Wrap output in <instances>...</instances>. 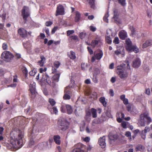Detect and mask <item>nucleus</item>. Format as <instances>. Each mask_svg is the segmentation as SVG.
<instances>
[{"instance_id": "20", "label": "nucleus", "mask_w": 152, "mask_h": 152, "mask_svg": "<svg viewBox=\"0 0 152 152\" xmlns=\"http://www.w3.org/2000/svg\"><path fill=\"white\" fill-rule=\"evenodd\" d=\"M67 55L71 59L73 60L75 59L76 58L75 53L72 50L70 51L69 53H68Z\"/></svg>"}, {"instance_id": "13", "label": "nucleus", "mask_w": 152, "mask_h": 152, "mask_svg": "<svg viewBox=\"0 0 152 152\" xmlns=\"http://www.w3.org/2000/svg\"><path fill=\"white\" fill-rule=\"evenodd\" d=\"M29 90L32 96H35L36 95L37 92L36 91L35 83H33L32 84H30L29 85Z\"/></svg>"}, {"instance_id": "61", "label": "nucleus", "mask_w": 152, "mask_h": 152, "mask_svg": "<svg viewBox=\"0 0 152 152\" xmlns=\"http://www.w3.org/2000/svg\"><path fill=\"white\" fill-rule=\"evenodd\" d=\"M114 64L113 63H111L109 66V68L110 69H113L114 68Z\"/></svg>"}, {"instance_id": "41", "label": "nucleus", "mask_w": 152, "mask_h": 152, "mask_svg": "<svg viewBox=\"0 0 152 152\" xmlns=\"http://www.w3.org/2000/svg\"><path fill=\"white\" fill-rule=\"evenodd\" d=\"M57 68L54 67V66H52L51 69L52 71V74H56V73L57 72Z\"/></svg>"}, {"instance_id": "38", "label": "nucleus", "mask_w": 152, "mask_h": 152, "mask_svg": "<svg viewBox=\"0 0 152 152\" xmlns=\"http://www.w3.org/2000/svg\"><path fill=\"white\" fill-rule=\"evenodd\" d=\"M69 38L71 40H76L78 39V38L77 36H71L69 37Z\"/></svg>"}, {"instance_id": "26", "label": "nucleus", "mask_w": 152, "mask_h": 152, "mask_svg": "<svg viewBox=\"0 0 152 152\" xmlns=\"http://www.w3.org/2000/svg\"><path fill=\"white\" fill-rule=\"evenodd\" d=\"M99 101L105 107L107 106V102L105 101V98L104 96L101 97L99 99Z\"/></svg>"}, {"instance_id": "16", "label": "nucleus", "mask_w": 152, "mask_h": 152, "mask_svg": "<svg viewBox=\"0 0 152 152\" xmlns=\"http://www.w3.org/2000/svg\"><path fill=\"white\" fill-rule=\"evenodd\" d=\"M118 35L121 39L124 40L127 37V33L124 30H122L119 32Z\"/></svg>"}, {"instance_id": "64", "label": "nucleus", "mask_w": 152, "mask_h": 152, "mask_svg": "<svg viewBox=\"0 0 152 152\" xmlns=\"http://www.w3.org/2000/svg\"><path fill=\"white\" fill-rule=\"evenodd\" d=\"M57 29V27H54L52 30L51 33L52 34H54L55 33V31H56Z\"/></svg>"}, {"instance_id": "23", "label": "nucleus", "mask_w": 152, "mask_h": 152, "mask_svg": "<svg viewBox=\"0 0 152 152\" xmlns=\"http://www.w3.org/2000/svg\"><path fill=\"white\" fill-rule=\"evenodd\" d=\"M41 60L38 61V63L41 66H42L44 65V61H45V58L43 56H40Z\"/></svg>"}, {"instance_id": "62", "label": "nucleus", "mask_w": 152, "mask_h": 152, "mask_svg": "<svg viewBox=\"0 0 152 152\" xmlns=\"http://www.w3.org/2000/svg\"><path fill=\"white\" fill-rule=\"evenodd\" d=\"M53 112L56 114L58 112V110L56 107H53Z\"/></svg>"}, {"instance_id": "1", "label": "nucleus", "mask_w": 152, "mask_h": 152, "mask_svg": "<svg viewBox=\"0 0 152 152\" xmlns=\"http://www.w3.org/2000/svg\"><path fill=\"white\" fill-rule=\"evenodd\" d=\"M24 134L23 132H20L18 135V138H17L16 132H12L10 133V139L9 143H5L4 146L8 149H18L23 145L22 138L24 136Z\"/></svg>"}, {"instance_id": "8", "label": "nucleus", "mask_w": 152, "mask_h": 152, "mask_svg": "<svg viewBox=\"0 0 152 152\" xmlns=\"http://www.w3.org/2000/svg\"><path fill=\"white\" fill-rule=\"evenodd\" d=\"M65 14L64 8V6L61 4L58 5L56 8V16L63 15Z\"/></svg>"}, {"instance_id": "42", "label": "nucleus", "mask_w": 152, "mask_h": 152, "mask_svg": "<svg viewBox=\"0 0 152 152\" xmlns=\"http://www.w3.org/2000/svg\"><path fill=\"white\" fill-rule=\"evenodd\" d=\"M1 17L2 19V22H4L6 18V14L5 13H3L2 15H0V18Z\"/></svg>"}, {"instance_id": "40", "label": "nucleus", "mask_w": 152, "mask_h": 152, "mask_svg": "<svg viewBox=\"0 0 152 152\" xmlns=\"http://www.w3.org/2000/svg\"><path fill=\"white\" fill-rule=\"evenodd\" d=\"M49 102L52 106H53L56 103L55 101L52 99H49Z\"/></svg>"}, {"instance_id": "33", "label": "nucleus", "mask_w": 152, "mask_h": 152, "mask_svg": "<svg viewBox=\"0 0 152 152\" xmlns=\"http://www.w3.org/2000/svg\"><path fill=\"white\" fill-rule=\"evenodd\" d=\"M60 65V63L59 61H55L53 64V66L55 67L58 68Z\"/></svg>"}, {"instance_id": "48", "label": "nucleus", "mask_w": 152, "mask_h": 152, "mask_svg": "<svg viewBox=\"0 0 152 152\" xmlns=\"http://www.w3.org/2000/svg\"><path fill=\"white\" fill-rule=\"evenodd\" d=\"M53 23V22L51 21H47L45 23V25L47 26H49L51 25Z\"/></svg>"}, {"instance_id": "57", "label": "nucleus", "mask_w": 152, "mask_h": 152, "mask_svg": "<svg viewBox=\"0 0 152 152\" xmlns=\"http://www.w3.org/2000/svg\"><path fill=\"white\" fill-rule=\"evenodd\" d=\"M90 30L91 31L94 32L96 30V28L92 26H90Z\"/></svg>"}, {"instance_id": "9", "label": "nucleus", "mask_w": 152, "mask_h": 152, "mask_svg": "<svg viewBox=\"0 0 152 152\" xmlns=\"http://www.w3.org/2000/svg\"><path fill=\"white\" fill-rule=\"evenodd\" d=\"M85 146L80 143H78L74 146V148L72 152H84Z\"/></svg>"}, {"instance_id": "56", "label": "nucleus", "mask_w": 152, "mask_h": 152, "mask_svg": "<svg viewBox=\"0 0 152 152\" xmlns=\"http://www.w3.org/2000/svg\"><path fill=\"white\" fill-rule=\"evenodd\" d=\"M123 103L125 105H127L129 103V101L127 99L125 98V99L123 100Z\"/></svg>"}, {"instance_id": "4", "label": "nucleus", "mask_w": 152, "mask_h": 152, "mask_svg": "<svg viewBox=\"0 0 152 152\" xmlns=\"http://www.w3.org/2000/svg\"><path fill=\"white\" fill-rule=\"evenodd\" d=\"M58 126L60 130L64 131L69 128V124L66 121L59 120L58 122Z\"/></svg>"}, {"instance_id": "11", "label": "nucleus", "mask_w": 152, "mask_h": 152, "mask_svg": "<svg viewBox=\"0 0 152 152\" xmlns=\"http://www.w3.org/2000/svg\"><path fill=\"white\" fill-rule=\"evenodd\" d=\"M18 32L22 38H25L27 36V31L23 28H19L18 31Z\"/></svg>"}, {"instance_id": "31", "label": "nucleus", "mask_w": 152, "mask_h": 152, "mask_svg": "<svg viewBox=\"0 0 152 152\" xmlns=\"http://www.w3.org/2000/svg\"><path fill=\"white\" fill-rule=\"evenodd\" d=\"M118 3L123 7H125L126 5V0H118Z\"/></svg>"}, {"instance_id": "53", "label": "nucleus", "mask_w": 152, "mask_h": 152, "mask_svg": "<svg viewBox=\"0 0 152 152\" xmlns=\"http://www.w3.org/2000/svg\"><path fill=\"white\" fill-rule=\"evenodd\" d=\"M126 122H123L121 123V126L124 128H126Z\"/></svg>"}, {"instance_id": "50", "label": "nucleus", "mask_w": 152, "mask_h": 152, "mask_svg": "<svg viewBox=\"0 0 152 152\" xmlns=\"http://www.w3.org/2000/svg\"><path fill=\"white\" fill-rule=\"evenodd\" d=\"M92 95L93 96V98L94 99H96L97 98V94L96 92H93Z\"/></svg>"}, {"instance_id": "21", "label": "nucleus", "mask_w": 152, "mask_h": 152, "mask_svg": "<svg viewBox=\"0 0 152 152\" xmlns=\"http://www.w3.org/2000/svg\"><path fill=\"white\" fill-rule=\"evenodd\" d=\"M103 55V53L101 50H99V52L96 54L94 53V56L97 60H100L102 57Z\"/></svg>"}, {"instance_id": "29", "label": "nucleus", "mask_w": 152, "mask_h": 152, "mask_svg": "<svg viewBox=\"0 0 152 152\" xmlns=\"http://www.w3.org/2000/svg\"><path fill=\"white\" fill-rule=\"evenodd\" d=\"M22 72L25 77L26 78L28 76V72L26 67H24L22 69Z\"/></svg>"}, {"instance_id": "7", "label": "nucleus", "mask_w": 152, "mask_h": 152, "mask_svg": "<svg viewBox=\"0 0 152 152\" xmlns=\"http://www.w3.org/2000/svg\"><path fill=\"white\" fill-rule=\"evenodd\" d=\"M65 108L66 110L67 113L68 114L72 113L73 112V109L72 107L69 104H67L65 106L63 105L61 107V111L62 112L65 113L66 112Z\"/></svg>"}, {"instance_id": "43", "label": "nucleus", "mask_w": 152, "mask_h": 152, "mask_svg": "<svg viewBox=\"0 0 152 152\" xmlns=\"http://www.w3.org/2000/svg\"><path fill=\"white\" fill-rule=\"evenodd\" d=\"M131 30L132 34L133 35H134L135 33V28L133 26H131L130 28Z\"/></svg>"}, {"instance_id": "37", "label": "nucleus", "mask_w": 152, "mask_h": 152, "mask_svg": "<svg viewBox=\"0 0 152 152\" xmlns=\"http://www.w3.org/2000/svg\"><path fill=\"white\" fill-rule=\"evenodd\" d=\"M108 16L109 15L108 13H106L105 15L103 18V20L105 22L108 23V20L107 18Z\"/></svg>"}, {"instance_id": "39", "label": "nucleus", "mask_w": 152, "mask_h": 152, "mask_svg": "<svg viewBox=\"0 0 152 152\" xmlns=\"http://www.w3.org/2000/svg\"><path fill=\"white\" fill-rule=\"evenodd\" d=\"M86 35V33H84L83 32H82L80 33L79 37L81 39H83L85 37Z\"/></svg>"}, {"instance_id": "12", "label": "nucleus", "mask_w": 152, "mask_h": 152, "mask_svg": "<svg viewBox=\"0 0 152 152\" xmlns=\"http://www.w3.org/2000/svg\"><path fill=\"white\" fill-rule=\"evenodd\" d=\"M61 74L60 72H58L53 76L51 78L52 82L53 84H55L56 83L59 81Z\"/></svg>"}, {"instance_id": "36", "label": "nucleus", "mask_w": 152, "mask_h": 152, "mask_svg": "<svg viewBox=\"0 0 152 152\" xmlns=\"http://www.w3.org/2000/svg\"><path fill=\"white\" fill-rule=\"evenodd\" d=\"M145 124H146V123L145 122V121L142 120H141L140 119V121L138 123V125L140 126H144Z\"/></svg>"}, {"instance_id": "14", "label": "nucleus", "mask_w": 152, "mask_h": 152, "mask_svg": "<svg viewBox=\"0 0 152 152\" xmlns=\"http://www.w3.org/2000/svg\"><path fill=\"white\" fill-rule=\"evenodd\" d=\"M104 136L100 137L99 139L98 143L99 145L102 148H104L106 146L105 140Z\"/></svg>"}, {"instance_id": "58", "label": "nucleus", "mask_w": 152, "mask_h": 152, "mask_svg": "<svg viewBox=\"0 0 152 152\" xmlns=\"http://www.w3.org/2000/svg\"><path fill=\"white\" fill-rule=\"evenodd\" d=\"M109 94L112 96H113L114 95V93L113 90L112 89H110L109 90Z\"/></svg>"}, {"instance_id": "49", "label": "nucleus", "mask_w": 152, "mask_h": 152, "mask_svg": "<svg viewBox=\"0 0 152 152\" xmlns=\"http://www.w3.org/2000/svg\"><path fill=\"white\" fill-rule=\"evenodd\" d=\"M146 133H145L143 131H142L141 133V137L144 140H145V134Z\"/></svg>"}, {"instance_id": "47", "label": "nucleus", "mask_w": 152, "mask_h": 152, "mask_svg": "<svg viewBox=\"0 0 152 152\" xmlns=\"http://www.w3.org/2000/svg\"><path fill=\"white\" fill-rule=\"evenodd\" d=\"M13 82L14 83H17L18 82V76L16 75H14L13 76Z\"/></svg>"}, {"instance_id": "10", "label": "nucleus", "mask_w": 152, "mask_h": 152, "mask_svg": "<svg viewBox=\"0 0 152 152\" xmlns=\"http://www.w3.org/2000/svg\"><path fill=\"white\" fill-rule=\"evenodd\" d=\"M125 42L126 44V48L127 50L129 51H131L132 49L134 48V46L132 45V42L129 39H126L125 41Z\"/></svg>"}, {"instance_id": "2", "label": "nucleus", "mask_w": 152, "mask_h": 152, "mask_svg": "<svg viewBox=\"0 0 152 152\" xmlns=\"http://www.w3.org/2000/svg\"><path fill=\"white\" fill-rule=\"evenodd\" d=\"M125 65L121 64L117 67L116 72L122 79H126L128 75V70L124 67Z\"/></svg>"}, {"instance_id": "35", "label": "nucleus", "mask_w": 152, "mask_h": 152, "mask_svg": "<svg viewBox=\"0 0 152 152\" xmlns=\"http://www.w3.org/2000/svg\"><path fill=\"white\" fill-rule=\"evenodd\" d=\"M137 151H141L144 149V147L141 145H138L136 147Z\"/></svg>"}, {"instance_id": "22", "label": "nucleus", "mask_w": 152, "mask_h": 152, "mask_svg": "<svg viewBox=\"0 0 152 152\" xmlns=\"http://www.w3.org/2000/svg\"><path fill=\"white\" fill-rule=\"evenodd\" d=\"M152 44V40H147L143 44L142 48H146L147 47L151 45Z\"/></svg>"}, {"instance_id": "30", "label": "nucleus", "mask_w": 152, "mask_h": 152, "mask_svg": "<svg viewBox=\"0 0 152 152\" xmlns=\"http://www.w3.org/2000/svg\"><path fill=\"white\" fill-rule=\"evenodd\" d=\"M119 52H121V53H121V55H122V57L124 56L125 55V52H124V48L122 47H120L118 48V49H117Z\"/></svg>"}, {"instance_id": "28", "label": "nucleus", "mask_w": 152, "mask_h": 152, "mask_svg": "<svg viewBox=\"0 0 152 152\" xmlns=\"http://www.w3.org/2000/svg\"><path fill=\"white\" fill-rule=\"evenodd\" d=\"M96 111V110L94 108H92L91 109V112L92 113V117L94 118H96L97 117Z\"/></svg>"}, {"instance_id": "25", "label": "nucleus", "mask_w": 152, "mask_h": 152, "mask_svg": "<svg viewBox=\"0 0 152 152\" xmlns=\"http://www.w3.org/2000/svg\"><path fill=\"white\" fill-rule=\"evenodd\" d=\"M44 77L45 80L46 81V82L50 85H52V80H50V77L47 74H45L43 76Z\"/></svg>"}, {"instance_id": "32", "label": "nucleus", "mask_w": 152, "mask_h": 152, "mask_svg": "<svg viewBox=\"0 0 152 152\" xmlns=\"http://www.w3.org/2000/svg\"><path fill=\"white\" fill-rule=\"evenodd\" d=\"M92 79V81L95 83H98V81L97 79V76H96V75H95L94 74Z\"/></svg>"}, {"instance_id": "59", "label": "nucleus", "mask_w": 152, "mask_h": 152, "mask_svg": "<svg viewBox=\"0 0 152 152\" xmlns=\"http://www.w3.org/2000/svg\"><path fill=\"white\" fill-rule=\"evenodd\" d=\"M17 84L16 83H14L13 84H11L8 86V87H10L12 88H15L17 86Z\"/></svg>"}, {"instance_id": "60", "label": "nucleus", "mask_w": 152, "mask_h": 152, "mask_svg": "<svg viewBox=\"0 0 152 152\" xmlns=\"http://www.w3.org/2000/svg\"><path fill=\"white\" fill-rule=\"evenodd\" d=\"M134 49H132V50H133L135 53H137L139 51V49L138 48H137V47L135 46H134Z\"/></svg>"}, {"instance_id": "3", "label": "nucleus", "mask_w": 152, "mask_h": 152, "mask_svg": "<svg viewBox=\"0 0 152 152\" xmlns=\"http://www.w3.org/2000/svg\"><path fill=\"white\" fill-rule=\"evenodd\" d=\"M140 119L144 121L147 125H149L152 121V120L150 117L148 113L145 112L142 113L140 115Z\"/></svg>"}, {"instance_id": "44", "label": "nucleus", "mask_w": 152, "mask_h": 152, "mask_svg": "<svg viewBox=\"0 0 152 152\" xmlns=\"http://www.w3.org/2000/svg\"><path fill=\"white\" fill-rule=\"evenodd\" d=\"M94 75H96L97 76V75H99L100 74V71L99 69L98 68H96L94 70Z\"/></svg>"}, {"instance_id": "54", "label": "nucleus", "mask_w": 152, "mask_h": 152, "mask_svg": "<svg viewBox=\"0 0 152 152\" xmlns=\"http://www.w3.org/2000/svg\"><path fill=\"white\" fill-rule=\"evenodd\" d=\"M150 129L149 127L146 126L143 131L145 132V133H147V132H149L150 131Z\"/></svg>"}, {"instance_id": "45", "label": "nucleus", "mask_w": 152, "mask_h": 152, "mask_svg": "<svg viewBox=\"0 0 152 152\" xmlns=\"http://www.w3.org/2000/svg\"><path fill=\"white\" fill-rule=\"evenodd\" d=\"M74 33V30H68L66 31L67 33V35L68 36H69L70 35L73 34Z\"/></svg>"}, {"instance_id": "55", "label": "nucleus", "mask_w": 152, "mask_h": 152, "mask_svg": "<svg viewBox=\"0 0 152 152\" xmlns=\"http://www.w3.org/2000/svg\"><path fill=\"white\" fill-rule=\"evenodd\" d=\"M106 114L107 116L110 118H112L113 117L112 115H111L109 111H107L106 112Z\"/></svg>"}, {"instance_id": "46", "label": "nucleus", "mask_w": 152, "mask_h": 152, "mask_svg": "<svg viewBox=\"0 0 152 152\" xmlns=\"http://www.w3.org/2000/svg\"><path fill=\"white\" fill-rule=\"evenodd\" d=\"M113 43L115 44H118L119 43V40L118 37H115L113 41Z\"/></svg>"}, {"instance_id": "19", "label": "nucleus", "mask_w": 152, "mask_h": 152, "mask_svg": "<svg viewBox=\"0 0 152 152\" xmlns=\"http://www.w3.org/2000/svg\"><path fill=\"white\" fill-rule=\"evenodd\" d=\"M75 21L77 23L80 20L81 18V15L80 12L77 11L75 12Z\"/></svg>"}, {"instance_id": "17", "label": "nucleus", "mask_w": 152, "mask_h": 152, "mask_svg": "<svg viewBox=\"0 0 152 152\" xmlns=\"http://www.w3.org/2000/svg\"><path fill=\"white\" fill-rule=\"evenodd\" d=\"M141 64V62L138 58H136L133 61L132 66L135 68H137L140 66Z\"/></svg>"}, {"instance_id": "5", "label": "nucleus", "mask_w": 152, "mask_h": 152, "mask_svg": "<svg viewBox=\"0 0 152 152\" xmlns=\"http://www.w3.org/2000/svg\"><path fill=\"white\" fill-rule=\"evenodd\" d=\"M30 12L28 7L24 6L21 10V15L23 19L25 20H27V18L30 16Z\"/></svg>"}, {"instance_id": "51", "label": "nucleus", "mask_w": 152, "mask_h": 152, "mask_svg": "<svg viewBox=\"0 0 152 152\" xmlns=\"http://www.w3.org/2000/svg\"><path fill=\"white\" fill-rule=\"evenodd\" d=\"M7 45L6 43H4L2 45V48L4 50H6L7 49Z\"/></svg>"}, {"instance_id": "24", "label": "nucleus", "mask_w": 152, "mask_h": 152, "mask_svg": "<svg viewBox=\"0 0 152 152\" xmlns=\"http://www.w3.org/2000/svg\"><path fill=\"white\" fill-rule=\"evenodd\" d=\"M64 92L65 94L63 97V99L64 100H69L70 99L71 96L69 95L70 91H68L66 92V91L65 90Z\"/></svg>"}, {"instance_id": "15", "label": "nucleus", "mask_w": 152, "mask_h": 152, "mask_svg": "<svg viewBox=\"0 0 152 152\" xmlns=\"http://www.w3.org/2000/svg\"><path fill=\"white\" fill-rule=\"evenodd\" d=\"M110 140V143L112 144L114 142L118 139V136L116 134H110L108 136Z\"/></svg>"}, {"instance_id": "52", "label": "nucleus", "mask_w": 152, "mask_h": 152, "mask_svg": "<svg viewBox=\"0 0 152 152\" xmlns=\"http://www.w3.org/2000/svg\"><path fill=\"white\" fill-rule=\"evenodd\" d=\"M87 48L88 49V50L90 54L91 55L93 54V51L92 50V49L90 48L88 46Z\"/></svg>"}, {"instance_id": "6", "label": "nucleus", "mask_w": 152, "mask_h": 152, "mask_svg": "<svg viewBox=\"0 0 152 152\" xmlns=\"http://www.w3.org/2000/svg\"><path fill=\"white\" fill-rule=\"evenodd\" d=\"M1 56L4 58V60L7 62L10 61L14 57V56L9 51H5L3 52L1 54Z\"/></svg>"}, {"instance_id": "34", "label": "nucleus", "mask_w": 152, "mask_h": 152, "mask_svg": "<svg viewBox=\"0 0 152 152\" xmlns=\"http://www.w3.org/2000/svg\"><path fill=\"white\" fill-rule=\"evenodd\" d=\"M105 39L106 42L108 44H110L112 42V40L110 37L109 36H106Z\"/></svg>"}, {"instance_id": "63", "label": "nucleus", "mask_w": 152, "mask_h": 152, "mask_svg": "<svg viewBox=\"0 0 152 152\" xmlns=\"http://www.w3.org/2000/svg\"><path fill=\"white\" fill-rule=\"evenodd\" d=\"M34 144V141L32 139H31L30 140L29 144L31 145H33Z\"/></svg>"}, {"instance_id": "18", "label": "nucleus", "mask_w": 152, "mask_h": 152, "mask_svg": "<svg viewBox=\"0 0 152 152\" xmlns=\"http://www.w3.org/2000/svg\"><path fill=\"white\" fill-rule=\"evenodd\" d=\"M53 138L54 142L56 144L60 145L61 144V137L59 135H54L53 136Z\"/></svg>"}, {"instance_id": "27", "label": "nucleus", "mask_w": 152, "mask_h": 152, "mask_svg": "<svg viewBox=\"0 0 152 152\" xmlns=\"http://www.w3.org/2000/svg\"><path fill=\"white\" fill-rule=\"evenodd\" d=\"M100 40H93L91 43V45L93 48H94L98 45L99 42H100Z\"/></svg>"}]
</instances>
